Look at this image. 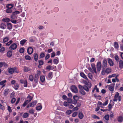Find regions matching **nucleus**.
<instances>
[{
    "label": "nucleus",
    "mask_w": 123,
    "mask_h": 123,
    "mask_svg": "<svg viewBox=\"0 0 123 123\" xmlns=\"http://www.w3.org/2000/svg\"><path fill=\"white\" fill-rule=\"evenodd\" d=\"M9 40V38L8 37H5L3 38V42L2 43H5L7 42Z\"/></svg>",
    "instance_id": "nucleus-21"
},
{
    "label": "nucleus",
    "mask_w": 123,
    "mask_h": 123,
    "mask_svg": "<svg viewBox=\"0 0 123 123\" xmlns=\"http://www.w3.org/2000/svg\"><path fill=\"white\" fill-rule=\"evenodd\" d=\"M5 49L4 47H2L0 49V52L1 53H3L5 51Z\"/></svg>",
    "instance_id": "nucleus-56"
},
{
    "label": "nucleus",
    "mask_w": 123,
    "mask_h": 123,
    "mask_svg": "<svg viewBox=\"0 0 123 123\" xmlns=\"http://www.w3.org/2000/svg\"><path fill=\"white\" fill-rule=\"evenodd\" d=\"M33 49L31 47H29L27 49V52L28 54L31 55L33 52Z\"/></svg>",
    "instance_id": "nucleus-8"
},
{
    "label": "nucleus",
    "mask_w": 123,
    "mask_h": 123,
    "mask_svg": "<svg viewBox=\"0 0 123 123\" xmlns=\"http://www.w3.org/2000/svg\"><path fill=\"white\" fill-rule=\"evenodd\" d=\"M78 86L79 88L80 89V90L83 89H84V86H82L81 85H79Z\"/></svg>",
    "instance_id": "nucleus-55"
},
{
    "label": "nucleus",
    "mask_w": 123,
    "mask_h": 123,
    "mask_svg": "<svg viewBox=\"0 0 123 123\" xmlns=\"http://www.w3.org/2000/svg\"><path fill=\"white\" fill-rule=\"evenodd\" d=\"M6 80H4L3 81H1L0 82V85H3L5 84V83L6 82Z\"/></svg>",
    "instance_id": "nucleus-51"
},
{
    "label": "nucleus",
    "mask_w": 123,
    "mask_h": 123,
    "mask_svg": "<svg viewBox=\"0 0 123 123\" xmlns=\"http://www.w3.org/2000/svg\"><path fill=\"white\" fill-rule=\"evenodd\" d=\"M13 42V41L11 40L9 42L6 43V46H9Z\"/></svg>",
    "instance_id": "nucleus-49"
},
{
    "label": "nucleus",
    "mask_w": 123,
    "mask_h": 123,
    "mask_svg": "<svg viewBox=\"0 0 123 123\" xmlns=\"http://www.w3.org/2000/svg\"><path fill=\"white\" fill-rule=\"evenodd\" d=\"M84 83L86 85L88 86L89 88H91L92 86V84L91 83L89 82H87L86 81H84Z\"/></svg>",
    "instance_id": "nucleus-10"
},
{
    "label": "nucleus",
    "mask_w": 123,
    "mask_h": 123,
    "mask_svg": "<svg viewBox=\"0 0 123 123\" xmlns=\"http://www.w3.org/2000/svg\"><path fill=\"white\" fill-rule=\"evenodd\" d=\"M57 59H54L53 61V62L54 64H57L59 62V59L58 58H56Z\"/></svg>",
    "instance_id": "nucleus-25"
},
{
    "label": "nucleus",
    "mask_w": 123,
    "mask_h": 123,
    "mask_svg": "<svg viewBox=\"0 0 123 123\" xmlns=\"http://www.w3.org/2000/svg\"><path fill=\"white\" fill-rule=\"evenodd\" d=\"M114 46L115 48L116 49H118L119 48V45L118 43L115 42L114 43Z\"/></svg>",
    "instance_id": "nucleus-32"
},
{
    "label": "nucleus",
    "mask_w": 123,
    "mask_h": 123,
    "mask_svg": "<svg viewBox=\"0 0 123 123\" xmlns=\"http://www.w3.org/2000/svg\"><path fill=\"white\" fill-rule=\"evenodd\" d=\"M53 68L51 66L48 65L46 67V69L47 70H52L53 69Z\"/></svg>",
    "instance_id": "nucleus-40"
},
{
    "label": "nucleus",
    "mask_w": 123,
    "mask_h": 123,
    "mask_svg": "<svg viewBox=\"0 0 123 123\" xmlns=\"http://www.w3.org/2000/svg\"><path fill=\"white\" fill-rule=\"evenodd\" d=\"M29 79L31 81H32L34 80L33 76L32 75H30L29 77Z\"/></svg>",
    "instance_id": "nucleus-36"
},
{
    "label": "nucleus",
    "mask_w": 123,
    "mask_h": 123,
    "mask_svg": "<svg viewBox=\"0 0 123 123\" xmlns=\"http://www.w3.org/2000/svg\"><path fill=\"white\" fill-rule=\"evenodd\" d=\"M102 68L105 69L108 65L107 60L105 59L103 60L102 62Z\"/></svg>",
    "instance_id": "nucleus-5"
},
{
    "label": "nucleus",
    "mask_w": 123,
    "mask_h": 123,
    "mask_svg": "<svg viewBox=\"0 0 123 123\" xmlns=\"http://www.w3.org/2000/svg\"><path fill=\"white\" fill-rule=\"evenodd\" d=\"M17 47V44L15 43H13L11 45L9 48L11 50H13L16 49Z\"/></svg>",
    "instance_id": "nucleus-6"
},
{
    "label": "nucleus",
    "mask_w": 123,
    "mask_h": 123,
    "mask_svg": "<svg viewBox=\"0 0 123 123\" xmlns=\"http://www.w3.org/2000/svg\"><path fill=\"white\" fill-rule=\"evenodd\" d=\"M27 41L26 39H23L20 42V44L21 45L23 46Z\"/></svg>",
    "instance_id": "nucleus-29"
},
{
    "label": "nucleus",
    "mask_w": 123,
    "mask_h": 123,
    "mask_svg": "<svg viewBox=\"0 0 123 123\" xmlns=\"http://www.w3.org/2000/svg\"><path fill=\"white\" fill-rule=\"evenodd\" d=\"M42 108L41 105L37 106L36 108V110L37 111H40Z\"/></svg>",
    "instance_id": "nucleus-42"
},
{
    "label": "nucleus",
    "mask_w": 123,
    "mask_h": 123,
    "mask_svg": "<svg viewBox=\"0 0 123 123\" xmlns=\"http://www.w3.org/2000/svg\"><path fill=\"white\" fill-rule=\"evenodd\" d=\"M40 80L42 82H44L45 81V77L44 75H41L40 77Z\"/></svg>",
    "instance_id": "nucleus-13"
},
{
    "label": "nucleus",
    "mask_w": 123,
    "mask_h": 123,
    "mask_svg": "<svg viewBox=\"0 0 123 123\" xmlns=\"http://www.w3.org/2000/svg\"><path fill=\"white\" fill-rule=\"evenodd\" d=\"M41 72L40 71H37V74H35V76L39 78V77L41 74Z\"/></svg>",
    "instance_id": "nucleus-31"
},
{
    "label": "nucleus",
    "mask_w": 123,
    "mask_h": 123,
    "mask_svg": "<svg viewBox=\"0 0 123 123\" xmlns=\"http://www.w3.org/2000/svg\"><path fill=\"white\" fill-rule=\"evenodd\" d=\"M67 100L68 102L69 103L71 104L72 103V100L70 98H68Z\"/></svg>",
    "instance_id": "nucleus-58"
},
{
    "label": "nucleus",
    "mask_w": 123,
    "mask_h": 123,
    "mask_svg": "<svg viewBox=\"0 0 123 123\" xmlns=\"http://www.w3.org/2000/svg\"><path fill=\"white\" fill-rule=\"evenodd\" d=\"M96 67L97 72L99 73L102 67V63L101 62H97Z\"/></svg>",
    "instance_id": "nucleus-4"
},
{
    "label": "nucleus",
    "mask_w": 123,
    "mask_h": 123,
    "mask_svg": "<svg viewBox=\"0 0 123 123\" xmlns=\"http://www.w3.org/2000/svg\"><path fill=\"white\" fill-rule=\"evenodd\" d=\"M108 62L110 66H112L114 65V63L112 60L110 58H108L107 59Z\"/></svg>",
    "instance_id": "nucleus-11"
},
{
    "label": "nucleus",
    "mask_w": 123,
    "mask_h": 123,
    "mask_svg": "<svg viewBox=\"0 0 123 123\" xmlns=\"http://www.w3.org/2000/svg\"><path fill=\"white\" fill-rule=\"evenodd\" d=\"M12 87L15 89L17 90L19 88V85L18 84L16 83L14 85V86H12Z\"/></svg>",
    "instance_id": "nucleus-23"
},
{
    "label": "nucleus",
    "mask_w": 123,
    "mask_h": 123,
    "mask_svg": "<svg viewBox=\"0 0 123 123\" xmlns=\"http://www.w3.org/2000/svg\"><path fill=\"white\" fill-rule=\"evenodd\" d=\"M91 65L92 68L90 67L88 68V69L93 74L95 73V74H97V72L96 71L95 64L93 63H92Z\"/></svg>",
    "instance_id": "nucleus-1"
},
{
    "label": "nucleus",
    "mask_w": 123,
    "mask_h": 123,
    "mask_svg": "<svg viewBox=\"0 0 123 123\" xmlns=\"http://www.w3.org/2000/svg\"><path fill=\"white\" fill-rule=\"evenodd\" d=\"M107 86H109L108 89L110 91H112L113 90L114 87L112 86H110V85H107Z\"/></svg>",
    "instance_id": "nucleus-45"
},
{
    "label": "nucleus",
    "mask_w": 123,
    "mask_h": 123,
    "mask_svg": "<svg viewBox=\"0 0 123 123\" xmlns=\"http://www.w3.org/2000/svg\"><path fill=\"white\" fill-rule=\"evenodd\" d=\"M29 116V114L28 113H25L23 115L22 117L24 118H26L28 117Z\"/></svg>",
    "instance_id": "nucleus-35"
},
{
    "label": "nucleus",
    "mask_w": 123,
    "mask_h": 123,
    "mask_svg": "<svg viewBox=\"0 0 123 123\" xmlns=\"http://www.w3.org/2000/svg\"><path fill=\"white\" fill-rule=\"evenodd\" d=\"M72 113V111L70 110H67L66 112V114L67 115H70Z\"/></svg>",
    "instance_id": "nucleus-37"
},
{
    "label": "nucleus",
    "mask_w": 123,
    "mask_h": 123,
    "mask_svg": "<svg viewBox=\"0 0 123 123\" xmlns=\"http://www.w3.org/2000/svg\"><path fill=\"white\" fill-rule=\"evenodd\" d=\"M119 67L120 68H122L123 67V62L121 60L119 61Z\"/></svg>",
    "instance_id": "nucleus-19"
},
{
    "label": "nucleus",
    "mask_w": 123,
    "mask_h": 123,
    "mask_svg": "<svg viewBox=\"0 0 123 123\" xmlns=\"http://www.w3.org/2000/svg\"><path fill=\"white\" fill-rule=\"evenodd\" d=\"M13 5L11 4H9L6 6V7L7 9H11L13 7Z\"/></svg>",
    "instance_id": "nucleus-38"
},
{
    "label": "nucleus",
    "mask_w": 123,
    "mask_h": 123,
    "mask_svg": "<svg viewBox=\"0 0 123 123\" xmlns=\"http://www.w3.org/2000/svg\"><path fill=\"white\" fill-rule=\"evenodd\" d=\"M20 83L22 84H24V86L25 87H27V81L26 80H20Z\"/></svg>",
    "instance_id": "nucleus-9"
},
{
    "label": "nucleus",
    "mask_w": 123,
    "mask_h": 123,
    "mask_svg": "<svg viewBox=\"0 0 123 123\" xmlns=\"http://www.w3.org/2000/svg\"><path fill=\"white\" fill-rule=\"evenodd\" d=\"M77 112H74L72 114V116L73 117H75L77 115Z\"/></svg>",
    "instance_id": "nucleus-62"
},
{
    "label": "nucleus",
    "mask_w": 123,
    "mask_h": 123,
    "mask_svg": "<svg viewBox=\"0 0 123 123\" xmlns=\"http://www.w3.org/2000/svg\"><path fill=\"white\" fill-rule=\"evenodd\" d=\"M71 91L73 92L76 93L78 92V90L77 87L75 85H73L71 86Z\"/></svg>",
    "instance_id": "nucleus-7"
},
{
    "label": "nucleus",
    "mask_w": 123,
    "mask_h": 123,
    "mask_svg": "<svg viewBox=\"0 0 123 123\" xmlns=\"http://www.w3.org/2000/svg\"><path fill=\"white\" fill-rule=\"evenodd\" d=\"M37 103V101L35 100L29 104L30 107H34Z\"/></svg>",
    "instance_id": "nucleus-15"
},
{
    "label": "nucleus",
    "mask_w": 123,
    "mask_h": 123,
    "mask_svg": "<svg viewBox=\"0 0 123 123\" xmlns=\"http://www.w3.org/2000/svg\"><path fill=\"white\" fill-rule=\"evenodd\" d=\"M53 72H50L49 73L48 75V77L49 78H51L52 77Z\"/></svg>",
    "instance_id": "nucleus-43"
},
{
    "label": "nucleus",
    "mask_w": 123,
    "mask_h": 123,
    "mask_svg": "<svg viewBox=\"0 0 123 123\" xmlns=\"http://www.w3.org/2000/svg\"><path fill=\"white\" fill-rule=\"evenodd\" d=\"M10 91L9 90L6 88L5 89L3 92V95L5 96H6L9 92Z\"/></svg>",
    "instance_id": "nucleus-16"
},
{
    "label": "nucleus",
    "mask_w": 123,
    "mask_h": 123,
    "mask_svg": "<svg viewBox=\"0 0 123 123\" xmlns=\"http://www.w3.org/2000/svg\"><path fill=\"white\" fill-rule=\"evenodd\" d=\"M34 60L35 61L37 62L38 60V55L37 53H35L34 55Z\"/></svg>",
    "instance_id": "nucleus-24"
},
{
    "label": "nucleus",
    "mask_w": 123,
    "mask_h": 123,
    "mask_svg": "<svg viewBox=\"0 0 123 123\" xmlns=\"http://www.w3.org/2000/svg\"><path fill=\"white\" fill-rule=\"evenodd\" d=\"M29 112L32 115L34 113V111L33 109H31L29 110Z\"/></svg>",
    "instance_id": "nucleus-59"
},
{
    "label": "nucleus",
    "mask_w": 123,
    "mask_h": 123,
    "mask_svg": "<svg viewBox=\"0 0 123 123\" xmlns=\"http://www.w3.org/2000/svg\"><path fill=\"white\" fill-rule=\"evenodd\" d=\"M10 21L14 24H16L17 23V20H16L11 19V20H10Z\"/></svg>",
    "instance_id": "nucleus-64"
},
{
    "label": "nucleus",
    "mask_w": 123,
    "mask_h": 123,
    "mask_svg": "<svg viewBox=\"0 0 123 123\" xmlns=\"http://www.w3.org/2000/svg\"><path fill=\"white\" fill-rule=\"evenodd\" d=\"M6 12L7 13H10L12 12V10L10 9H7L6 10Z\"/></svg>",
    "instance_id": "nucleus-57"
},
{
    "label": "nucleus",
    "mask_w": 123,
    "mask_h": 123,
    "mask_svg": "<svg viewBox=\"0 0 123 123\" xmlns=\"http://www.w3.org/2000/svg\"><path fill=\"white\" fill-rule=\"evenodd\" d=\"M6 26L7 27V29L9 30L11 29L12 27V24L10 23H6Z\"/></svg>",
    "instance_id": "nucleus-14"
},
{
    "label": "nucleus",
    "mask_w": 123,
    "mask_h": 123,
    "mask_svg": "<svg viewBox=\"0 0 123 123\" xmlns=\"http://www.w3.org/2000/svg\"><path fill=\"white\" fill-rule=\"evenodd\" d=\"M80 93L82 95H85L86 94V92L84 90V89L81 90L79 91Z\"/></svg>",
    "instance_id": "nucleus-33"
},
{
    "label": "nucleus",
    "mask_w": 123,
    "mask_h": 123,
    "mask_svg": "<svg viewBox=\"0 0 123 123\" xmlns=\"http://www.w3.org/2000/svg\"><path fill=\"white\" fill-rule=\"evenodd\" d=\"M105 73L107 74L110 73L111 71V70L110 68H107L105 69Z\"/></svg>",
    "instance_id": "nucleus-17"
},
{
    "label": "nucleus",
    "mask_w": 123,
    "mask_h": 123,
    "mask_svg": "<svg viewBox=\"0 0 123 123\" xmlns=\"http://www.w3.org/2000/svg\"><path fill=\"white\" fill-rule=\"evenodd\" d=\"M16 98H12L11 100V103L12 104L14 103L16 101Z\"/></svg>",
    "instance_id": "nucleus-61"
},
{
    "label": "nucleus",
    "mask_w": 123,
    "mask_h": 123,
    "mask_svg": "<svg viewBox=\"0 0 123 123\" xmlns=\"http://www.w3.org/2000/svg\"><path fill=\"white\" fill-rule=\"evenodd\" d=\"M25 59L27 60H31V57L29 55H27L25 56Z\"/></svg>",
    "instance_id": "nucleus-39"
},
{
    "label": "nucleus",
    "mask_w": 123,
    "mask_h": 123,
    "mask_svg": "<svg viewBox=\"0 0 123 123\" xmlns=\"http://www.w3.org/2000/svg\"><path fill=\"white\" fill-rule=\"evenodd\" d=\"M6 26V23L4 22L0 24V28L2 29H4Z\"/></svg>",
    "instance_id": "nucleus-12"
},
{
    "label": "nucleus",
    "mask_w": 123,
    "mask_h": 123,
    "mask_svg": "<svg viewBox=\"0 0 123 123\" xmlns=\"http://www.w3.org/2000/svg\"><path fill=\"white\" fill-rule=\"evenodd\" d=\"M114 98L113 99V101H117L118 100L119 101H121V97L120 96H119V93L118 92H116V94L114 96Z\"/></svg>",
    "instance_id": "nucleus-3"
},
{
    "label": "nucleus",
    "mask_w": 123,
    "mask_h": 123,
    "mask_svg": "<svg viewBox=\"0 0 123 123\" xmlns=\"http://www.w3.org/2000/svg\"><path fill=\"white\" fill-rule=\"evenodd\" d=\"M17 15L13 12L11 16V17L12 19H15L17 18Z\"/></svg>",
    "instance_id": "nucleus-30"
},
{
    "label": "nucleus",
    "mask_w": 123,
    "mask_h": 123,
    "mask_svg": "<svg viewBox=\"0 0 123 123\" xmlns=\"http://www.w3.org/2000/svg\"><path fill=\"white\" fill-rule=\"evenodd\" d=\"M29 102H29L28 100H27L25 101L23 104L22 105L24 107H25L27 105V104H28Z\"/></svg>",
    "instance_id": "nucleus-41"
},
{
    "label": "nucleus",
    "mask_w": 123,
    "mask_h": 123,
    "mask_svg": "<svg viewBox=\"0 0 123 123\" xmlns=\"http://www.w3.org/2000/svg\"><path fill=\"white\" fill-rule=\"evenodd\" d=\"M3 65L5 68H6L8 67V64L5 62H3Z\"/></svg>",
    "instance_id": "nucleus-53"
},
{
    "label": "nucleus",
    "mask_w": 123,
    "mask_h": 123,
    "mask_svg": "<svg viewBox=\"0 0 123 123\" xmlns=\"http://www.w3.org/2000/svg\"><path fill=\"white\" fill-rule=\"evenodd\" d=\"M69 104L67 102L65 101L63 103V105L65 106H68Z\"/></svg>",
    "instance_id": "nucleus-63"
},
{
    "label": "nucleus",
    "mask_w": 123,
    "mask_h": 123,
    "mask_svg": "<svg viewBox=\"0 0 123 123\" xmlns=\"http://www.w3.org/2000/svg\"><path fill=\"white\" fill-rule=\"evenodd\" d=\"M39 64L40 65H42L43 64V61L42 60H40L38 61Z\"/></svg>",
    "instance_id": "nucleus-50"
},
{
    "label": "nucleus",
    "mask_w": 123,
    "mask_h": 123,
    "mask_svg": "<svg viewBox=\"0 0 123 123\" xmlns=\"http://www.w3.org/2000/svg\"><path fill=\"white\" fill-rule=\"evenodd\" d=\"M78 117L80 119H81L83 118L84 115L81 112H80L79 113Z\"/></svg>",
    "instance_id": "nucleus-27"
},
{
    "label": "nucleus",
    "mask_w": 123,
    "mask_h": 123,
    "mask_svg": "<svg viewBox=\"0 0 123 123\" xmlns=\"http://www.w3.org/2000/svg\"><path fill=\"white\" fill-rule=\"evenodd\" d=\"M73 99L74 100H78L79 98L76 95H75L73 96Z\"/></svg>",
    "instance_id": "nucleus-54"
},
{
    "label": "nucleus",
    "mask_w": 123,
    "mask_h": 123,
    "mask_svg": "<svg viewBox=\"0 0 123 123\" xmlns=\"http://www.w3.org/2000/svg\"><path fill=\"white\" fill-rule=\"evenodd\" d=\"M31 69L28 67L25 66L24 67V70L25 72H28L30 71Z\"/></svg>",
    "instance_id": "nucleus-22"
},
{
    "label": "nucleus",
    "mask_w": 123,
    "mask_h": 123,
    "mask_svg": "<svg viewBox=\"0 0 123 123\" xmlns=\"http://www.w3.org/2000/svg\"><path fill=\"white\" fill-rule=\"evenodd\" d=\"M27 98L29 99L27 100H28L29 102H30L32 100V97L31 96L29 95L27 96Z\"/></svg>",
    "instance_id": "nucleus-44"
},
{
    "label": "nucleus",
    "mask_w": 123,
    "mask_h": 123,
    "mask_svg": "<svg viewBox=\"0 0 123 123\" xmlns=\"http://www.w3.org/2000/svg\"><path fill=\"white\" fill-rule=\"evenodd\" d=\"M89 88L88 86H87L86 85H84V89H83L85 90L86 92H88L89 91Z\"/></svg>",
    "instance_id": "nucleus-26"
},
{
    "label": "nucleus",
    "mask_w": 123,
    "mask_h": 123,
    "mask_svg": "<svg viewBox=\"0 0 123 123\" xmlns=\"http://www.w3.org/2000/svg\"><path fill=\"white\" fill-rule=\"evenodd\" d=\"M105 69L102 68V71L101 72V74L102 75H104L105 74Z\"/></svg>",
    "instance_id": "nucleus-52"
},
{
    "label": "nucleus",
    "mask_w": 123,
    "mask_h": 123,
    "mask_svg": "<svg viewBox=\"0 0 123 123\" xmlns=\"http://www.w3.org/2000/svg\"><path fill=\"white\" fill-rule=\"evenodd\" d=\"M2 21L3 22H7L10 21V19L8 18H4L2 19Z\"/></svg>",
    "instance_id": "nucleus-28"
},
{
    "label": "nucleus",
    "mask_w": 123,
    "mask_h": 123,
    "mask_svg": "<svg viewBox=\"0 0 123 123\" xmlns=\"http://www.w3.org/2000/svg\"><path fill=\"white\" fill-rule=\"evenodd\" d=\"M8 69L9 73L11 74H12L14 73H18L19 72L18 70L16 67L8 68Z\"/></svg>",
    "instance_id": "nucleus-2"
},
{
    "label": "nucleus",
    "mask_w": 123,
    "mask_h": 123,
    "mask_svg": "<svg viewBox=\"0 0 123 123\" xmlns=\"http://www.w3.org/2000/svg\"><path fill=\"white\" fill-rule=\"evenodd\" d=\"M12 52L11 51H9L7 53V55L8 57H10L12 56Z\"/></svg>",
    "instance_id": "nucleus-18"
},
{
    "label": "nucleus",
    "mask_w": 123,
    "mask_h": 123,
    "mask_svg": "<svg viewBox=\"0 0 123 123\" xmlns=\"http://www.w3.org/2000/svg\"><path fill=\"white\" fill-rule=\"evenodd\" d=\"M24 48H21L19 50V52L21 53H23L24 52Z\"/></svg>",
    "instance_id": "nucleus-47"
},
{
    "label": "nucleus",
    "mask_w": 123,
    "mask_h": 123,
    "mask_svg": "<svg viewBox=\"0 0 123 123\" xmlns=\"http://www.w3.org/2000/svg\"><path fill=\"white\" fill-rule=\"evenodd\" d=\"M105 119L107 121L109 119V116L108 114L105 115L104 117Z\"/></svg>",
    "instance_id": "nucleus-46"
},
{
    "label": "nucleus",
    "mask_w": 123,
    "mask_h": 123,
    "mask_svg": "<svg viewBox=\"0 0 123 123\" xmlns=\"http://www.w3.org/2000/svg\"><path fill=\"white\" fill-rule=\"evenodd\" d=\"M80 76L82 78H84L86 80H87L88 79L87 78L85 74L82 72H81L80 73Z\"/></svg>",
    "instance_id": "nucleus-20"
},
{
    "label": "nucleus",
    "mask_w": 123,
    "mask_h": 123,
    "mask_svg": "<svg viewBox=\"0 0 123 123\" xmlns=\"http://www.w3.org/2000/svg\"><path fill=\"white\" fill-rule=\"evenodd\" d=\"M45 54L44 53L42 52L40 54V58H43Z\"/></svg>",
    "instance_id": "nucleus-60"
},
{
    "label": "nucleus",
    "mask_w": 123,
    "mask_h": 123,
    "mask_svg": "<svg viewBox=\"0 0 123 123\" xmlns=\"http://www.w3.org/2000/svg\"><path fill=\"white\" fill-rule=\"evenodd\" d=\"M39 78L37 77H36L35 76L34 79V81L35 83H38V81Z\"/></svg>",
    "instance_id": "nucleus-48"
},
{
    "label": "nucleus",
    "mask_w": 123,
    "mask_h": 123,
    "mask_svg": "<svg viewBox=\"0 0 123 123\" xmlns=\"http://www.w3.org/2000/svg\"><path fill=\"white\" fill-rule=\"evenodd\" d=\"M117 120L118 122H122L123 120V117L121 116H119L117 119Z\"/></svg>",
    "instance_id": "nucleus-34"
}]
</instances>
